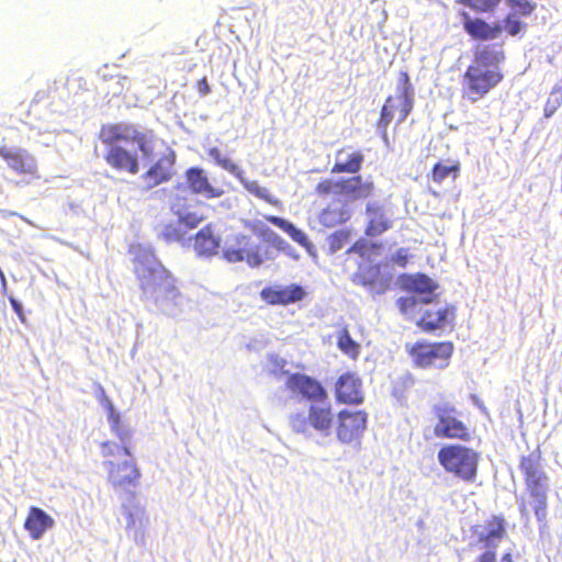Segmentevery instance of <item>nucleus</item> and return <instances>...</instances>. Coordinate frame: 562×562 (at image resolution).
I'll return each mask as SVG.
<instances>
[{"instance_id": "cd10ccee", "label": "nucleus", "mask_w": 562, "mask_h": 562, "mask_svg": "<svg viewBox=\"0 0 562 562\" xmlns=\"http://www.w3.org/2000/svg\"><path fill=\"white\" fill-rule=\"evenodd\" d=\"M506 537V520L502 515H493L486 519L484 531L477 536V541L485 547H491L495 541H501Z\"/></svg>"}, {"instance_id": "2eb2a0df", "label": "nucleus", "mask_w": 562, "mask_h": 562, "mask_svg": "<svg viewBox=\"0 0 562 562\" xmlns=\"http://www.w3.org/2000/svg\"><path fill=\"white\" fill-rule=\"evenodd\" d=\"M237 248L227 247L223 251V257L228 262L246 261L250 267H259L265 259H271L268 250L262 251L259 246L250 245V239L246 235H239L237 238Z\"/></svg>"}, {"instance_id": "37998d69", "label": "nucleus", "mask_w": 562, "mask_h": 562, "mask_svg": "<svg viewBox=\"0 0 562 562\" xmlns=\"http://www.w3.org/2000/svg\"><path fill=\"white\" fill-rule=\"evenodd\" d=\"M501 25L502 33L505 32L509 36H517L526 27V24L522 23L514 13H508L503 19V23Z\"/></svg>"}, {"instance_id": "2f4dec72", "label": "nucleus", "mask_w": 562, "mask_h": 562, "mask_svg": "<svg viewBox=\"0 0 562 562\" xmlns=\"http://www.w3.org/2000/svg\"><path fill=\"white\" fill-rule=\"evenodd\" d=\"M101 403L108 413L111 430L120 439L122 445H127L131 438V431L123 425L120 413L115 411L113 403L104 393Z\"/></svg>"}, {"instance_id": "8fccbe9b", "label": "nucleus", "mask_w": 562, "mask_h": 562, "mask_svg": "<svg viewBox=\"0 0 562 562\" xmlns=\"http://www.w3.org/2000/svg\"><path fill=\"white\" fill-rule=\"evenodd\" d=\"M391 261L394 263V265H397L400 266L401 268H405V266L407 265L408 262V254H407V249L405 248H400L395 251V254L392 256L391 258Z\"/></svg>"}, {"instance_id": "f704fd0d", "label": "nucleus", "mask_w": 562, "mask_h": 562, "mask_svg": "<svg viewBox=\"0 0 562 562\" xmlns=\"http://www.w3.org/2000/svg\"><path fill=\"white\" fill-rule=\"evenodd\" d=\"M337 348L351 360L360 356L361 346L350 335L347 326L340 328L336 336Z\"/></svg>"}, {"instance_id": "f257e3e1", "label": "nucleus", "mask_w": 562, "mask_h": 562, "mask_svg": "<svg viewBox=\"0 0 562 562\" xmlns=\"http://www.w3.org/2000/svg\"><path fill=\"white\" fill-rule=\"evenodd\" d=\"M502 44L477 45L461 81L462 98L475 103L484 99L505 78L502 65L505 60Z\"/></svg>"}, {"instance_id": "a878e982", "label": "nucleus", "mask_w": 562, "mask_h": 562, "mask_svg": "<svg viewBox=\"0 0 562 562\" xmlns=\"http://www.w3.org/2000/svg\"><path fill=\"white\" fill-rule=\"evenodd\" d=\"M135 127L130 124L123 123H109L101 126L99 132V139L111 148L119 146L120 142H131L132 134Z\"/></svg>"}, {"instance_id": "bb28decb", "label": "nucleus", "mask_w": 562, "mask_h": 562, "mask_svg": "<svg viewBox=\"0 0 562 562\" xmlns=\"http://www.w3.org/2000/svg\"><path fill=\"white\" fill-rule=\"evenodd\" d=\"M366 212L369 215V220L364 228L366 236L378 237L392 227V221L386 216L381 206L368 204Z\"/></svg>"}, {"instance_id": "39448f33", "label": "nucleus", "mask_w": 562, "mask_h": 562, "mask_svg": "<svg viewBox=\"0 0 562 562\" xmlns=\"http://www.w3.org/2000/svg\"><path fill=\"white\" fill-rule=\"evenodd\" d=\"M441 468L452 477L465 483H475L479 474L480 453L464 445L448 443L437 453Z\"/></svg>"}, {"instance_id": "412c9836", "label": "nucleus", "mask_w": 562, "mask_h": 562, "mask_svg": "<svg viewBox=\"0 0 562 562\" xmlns=\"http://www.w3.org/2000/svg\"><path fill=\"white\" fill-rule=\"evenodd\" d=\"M364 160L363 154L351 146H344L335 153V164L331 173H351L360 171Z\"/></svg>"}, {"instance_id": "6e6552de", "label": "nucleus", "mask_w": 562, "mask_h": 562, "mask_svg": "<svg viewBox=\"0 0 562 562\" xmlns=\"http://www.w3.org/2000/svg\"><path fill=\"white\" fill-rule=\"evenodd\" d=\"M336 415L331 404L325 402H314L308 405L307 415L294 413L289 417L291 429L296 434H307L311 429L323 436L330 434L335 425Z\"/></svg>"}, {"instance_id": "aec40b11", "label": "nucleus", "mask_w": 562, "mask_h": 562, "mask_svg": "<svg viewBox=\"0 0 562 562\" xmlns=\"http://www.w3.org/2000/svg\"><path fill=\"white\" fill-rule=\"evenodd\" d=\"M104 160L113 170L136 175L139 171V161L136 154L122 146L108 148Z\"/></svg>"}, {"instance_id": "0eeeda50", "label": "nucleus", "mask_w": 562, "mask_h": 562, "mask_svg": "<svg viewBox=\"0 0 562 562\" xmlns=\"http://www.w3.org/2000/svg\"><path fill=\"white\" fill-rule=\"evenodd\" d=\"M406 351L414 367L419 369H446L454 351L452 341L417 340L407 346Z\"/></svg>"}, {"instance_id": "3c124183", "label": "nucleus", "mask_w": 562, "mask_h": 562, "mask_svg": "<svg viewBox=\"0 0 562 562\" xmlns=\"http://www.w3.org/2000/svg\"><path fill=\"white\" fill-rule=\"evenodd\" d=\"M196 89L200 95H207L211 92V87L209 85L207 78L203 77L196 82Z\"/></svg>"}, {"instance_id": "473e14b6", "label": "nucleus", "mask_w": 562, "mask_h": 562, "mask_svg": "<svg viewBox=\"0 0 562 562\" xmlns=\"http://www.w3.org/2000/svg\"><path fill=\"white\" fill-rule=\"evenodd\" d=\"M461 165L458 160L438 161L434 165L428 178L435 183H442L447 178L456 180L460 175Z\"/></svg>"}, {"instance_id": "c85d7f7f", "label": "nucleus", "mask_w": 562, "mask_h": 562, "mask_svg": "<svg viewBox=\"0 0 562 562\" xmlns=\"http://www.w3.org/2000/svg\"><path fill=\"white\" fill-rule=\"evenodd\" d=\"M193 248L202 257H211L217 252L220 238L214 234L211 224L205 225L195 234Z\"/></svg>"}, {"instance_id": "b1692460", "label": "nucleus", "mask_w": 562, "mask_h": 562, "mask_svg": "<svg viewBox=\"0 0 562 562\" xmlns=\"http://www.w3.org/2000/svg\"><path fill=\"white\" fill-rule=\"evenodd\" d=\"M55 520L40 507L31 506L24 520V529L33 540H40L44 533L52 529Z\"/></svg>"}, {"instance_id": "4c0bfd02", "label": "nucleus", "mask_w": 562, "mask_h": 562, "mask_svg": "<svg viewBox=\"0 0 562 562\" xmlns=\"http://www.w3.org/2000/svg\"><path fill=\"white\" fill-rule=\"evenodd\" d=\"M207 155L223 169L227 170L228 172L236 177L240 176V168L229 158L224 157L217 147L210 148L207 150Z\"/></svg>"}, {"instance_id": "5fc2aeb1", "label": "nucleus", "mask_w": 562, "mask_h": 562, "mask_svg": "<svg viewBox=\"0 0 562 562\" xmlns=\"http://www.w3.org/2000/svg\"><path fill=\"white\" fill-rule=\"evenodd\" d=\"M262 200H265L271 205L277 206L279 204V201L276 198H273L269 192L263 195Z\"/></svg>"}, {"instance_id": "9b49d317", "label": "nucleus", "mask_w": 562, "mask_h": 562, "mask_svg": "<svg viewBox=\"0 0 562 562\" xmlns=\"http://www.w3.org/2000/svg\"><path fill=\"white\" fill-rule=\"evenodd\" d=\"M284 385L292 396L304 400L310 404L328 400V393L322 382L305 373L288 374Z\"/></svg>"}, {"instance_id": "e433bc0d", "label": "nucleus", "mask_w": 562, "mask_h": 562, "mask_svg": "<svg viewBox=\"0 0 562 562\" xmlns=\"http://www.w3.org/2000/svg\"><path fill=\"white\" fill-rule=\"evenodd\" d=\"M257 235L268 245L279 251H283L289 246L288 243L270 227H261L257 231Z\"/></svg>"}, {"instance_id": "7ed1b4c3", "label": "nucleus", "mask_w": 562, "mask_h": 562, "mask_svg": "<svg viewBox=\"0 0 562 562\" xmlns=\"http://www.w3.org/2000/svg\"><path fill=\"white\" fill-rule=\"evenodd\" d=\"M101 456L108 472V481L114 488L128 491L138 485L140 470L127 445L105 440L100 445Z\"/></svg>"}, {"instance_id": "ddd939ff", "label": "nucleus", "mask_w": 562, "mask_h": 562, "mask_svg": "<svg viewBox=\"0 0 562 562\" xmlns=\"http://www.w3.org/2000/svg\"><path fill=\"white\" fill-rule=\"evenodd\" d=\"M392 276L383 273L380 263L358 267L351 276V281L366 288L372 295H381L391 289Z\"/></svg>"}, {"instance_id": "7c9ffc66", "label": "nucleus", "mask_w": 562, "mask_h": 562, "mask_svg": "<svg viewBox=\"0 0 562 562\" xmlns=\"http://www.w3.org/2000/svg\"><path fill=\"white\" fill-rule=\"evenodd\" d=\"M265 218L267 222L285 232L295 243L305 248L307 251L313 249L314 246L308 239L307 235L302 229L295 227L291 222L276 215H267Z\"/></svg>"}, {"instance_id": "4468645a", "label": "nucleus", "mask_w": 562, "mask_h": 562, "mask_svg": "<svg viewBox=\"0 0 562 562\" xmlns=\"http://www.w3.org/2000/svg\"><path fill=\"white\" fill-rule=\"evenodd\" d=\"M368 414L364 411L341 409L337 414V438L345 443L359 439L367 428Z\"/></svg>"}, {"instance_id": "dca6fc26", "label": "nucleus", "mask_w": 562, "mask_h": 562, "mask_svg": "<svg viewBox=\"0 0 562 562\" xmlns=\"http://www.w3.org/2000/svg\"><path fill=\"white\" fill-rule=\"evenodd\" d=\"M335 398L337 403L346 405H360L364 401L362 381L355 372H345L335 383Z\"/></svg>"}, {"instance_id": "603ef678", "label": "nucleus", "mask_w": 562, "mask_h": 562, "mask_svg": "<svg viewBox=\"0 0 562 562\" xmlns=\"http://www.w3.org/2000/svg\"><path fill=\"white\" fill-rule=\"evenodd\" d=\"M9 300L14 312L19 315L21 319H23L22 305L14 297H10Z\"/></svg>"}, {"instance_id": "c756f323", "label": "nucleus", "mask_w": 562, "mask_h": 562, "mask_svg": "<svg viewBox=\"0 0 562 562\" xmlns=\"http://www.w3.org/2000/svg\"><path fill=\"white\" fill-rule=\"evenodd\" d=\"M351 217L349 207L341 204H330L319 213V222L325 227H335L348 222Z\"/></svg>"}, {"instance_id": "20e7f679", "label": "nucleus", "mask_w": 562, "mask_h": 562, "mask_svg": "<svg viewBox=\"0 0 562 562\" xmlns=\"http://www.w3.org/2000/svg\"><path fill=\"white\" fill-rule=\"evenodd\" d=\"M542 460V451L539 447L519 458V470L531 498V507L539 521L547 517L549 491V477L543 469Z\"/></svg>"}, {"instance_id": "de8ad7c7", "label": "nucleus", "mask_w": 562, "mask_h": 562, "mask_svg": "<svg viewBox=\"0 0 562 562\" xmlns=\"http://www.w3.org/2000/svg\"><path fill=\"white\" fill-rule=\"evenodd\" d=\"M162 238L170 243L175 240H180L182 238V233L172 224L166 225L161 231Z\"/></svg>"}, {"instance_id": "c03bdc74", "label": "nucleus", "mask_w": 562, "mask_h": 562, "mask_svg": "<svg viewBox=\"0 0 562 562\" xmlns=\"http://www.w3.org/2000/svg\"><path fill=\"white\" fill-rule=\"evenodd\" d=\"M515 15L528 16L536 10L537 4L530 0H506Z\"/></svg>"}, {"instance_id": "58836bf2", "label": "nucleus", "mask_w": 562, "mask_h": 562, "mask_svg": "<svg viewBox=\"0 0 562 562\" xmlns=\"http://www.w3.org/2000/svg\"><path fill=\"white\" fill-rule=\"evenodd\" d=\"M351 232L349 229H338L328 236V249L330 254H335L342 249L350 240Z\"/></svg>"}, {"instance_id": "6ab92c4d", "label": "nucleus", "mask_w": 562, "mask_h": 562, "mask_svg": "<svg viewBox=\"0 0 562 562\" xmlns=\"http://www.w3.org/2000/svg\"><path fill=\"white\" fill-rule=\"evenodd\" d=\"M304 289L295 283L288 286L272 285L260 291V297L269 305H289L304 299Z\"/></svg>"}, {"instance_id": "393cba45", "label": "nucleus", "mask_w": 562, "mask_h": 562, "mask_svg": "<svg viewBox=\"0 0 562 562\" xmlns=\"http://www.w3.org/2000/svg\"><path fill=\"white\" fill-rule=\"evenodd\" d=\"M171 213L177 216L178 223L188 229H193L199 226L205 220V216L199 214L195 211H191V206L188 203V199L184 195L177 194L171 204Z\"/></svg>"}, {"instance_id": "c9c22d12", "label": "nucleus", "mask_w": 562, "mask_h": 562, "mask_svg": "<svg viewBox=\"0 0 562 562\" xmlns=\"http://www.w3.org/2000/svg\"><path fill=\"white\" fill-rule=\"evenodd\" d=\"M382 249V243L359 238L348 248L347 254L353 252L363 259H370L372 256H379Z\"/></svg>"}, {"instance_id": "72a5a7b5", "label": "nucleus", "mask_w": 562, "mask_h": 562, "mask_svg": "<svg viewBox=\"0 0 562 562\" xmlns=\"http://www.w3.org/2000/svg\"><path fill=\"white\" fill-rule=\"evenodd\" d=\"M131 142L137 145V148L142 153L144 158H154L157 137L155 136V133L153 131L143 132L135 127L132 134Z\"/></svg>"}, {"instance_id": "a211bd4d", "label": "nucleus", "mask_w": 562, "mask_h": 562, "mask_svg": "<svg viewBox=\"0 0 562 562\" xmlns=\"http://www.w3.org/2000/svg\"><path fill=\"white\" fill-rule=\"evenodd\" d=\"M456 318V307L445 305L436 308L426 310L417 322V326L424 333L441 330L446 327H452Z\"/></svg>"}, {"instance_id": "4be33fe9", "label": "nucleus", "mask_w": 562, "mask_h": 562, "mask_svg": "<svg viewBox=\"0 0 562 562\" xmlns=\"http://www.w3.org/2000/svg\"><path fill=\"white\" fill-rule=\"evenodd\" d=\"M186 180L192 193L201 194L206 199L220 198L225 193L222 188L214 187L210 183L209 178L201 168H189L186 171Z\"/></svg>"}, {"instance_id": "f03ea898", "label": "nucleus", "mask_w": 562, "mask_h": 562, "mask_svg": "<svg viewBox=\"0 0 562 562\" xmlns=\"http://www.w3.org/2000/svg\"><path fill=\"white\" fill-rule=\"evenodd\" d=\"M144 300L154 303L176 301L180 296L177 280L165 266L148 255L134 259L133 269Z\"/></svg>"}, {"instance_id": "79ce46f5", "label": "nucleus", "mask_w": 562, "mask_h": 562, "mask_svg": "<svg viewBox=\"0 0 562 562\" xmlns=\"http://www.w3.org/2000/svg\"><path fill=\"white\" fill-rule=\"evenodd\" d=\"M561 104H562V83L557 85L552 89V91L546 102V105H544V116L546 117L552 116L555 113V111L561 106Z\"/></svg>"}, {"instance_id": "1a4fd4ad", "label": "nucleus", "mask_w": 562, "mask_h": 562, "mask_svg": "<svg viewBox=\"0 0 562 562\" xmlns=\"http://www.w3.org/2000/svg\"><path fill=\"white\" fill-rule=\"evenodd\" d=\"M436 418L434 435L437 438L468 442L473 438V430L460 418L457 408L448 403L432 407Z\"/></svg>"}, {"instance_id": "ea45409f", "label": "nucleus", "mask_w": 562, "mask_h": 562, "mask_svg": "<svg viewBox=\"0 0 562 562\" xmlns=\"http://www.w3.org/2000/svg\"><path fill=\"white\" fill-rule=\"evenodd\" d=\"M459 2L475 13H490L499 5L502 0H459Z\"/></svg>"}, {"instance_id": "6e6d98bb", "label": "nucleus", "mask_w": 562, "mask_h": 562, "mask_svg": "<svg viewBox=\"0 0 562 562\" xmlns=\"http://www.w3.org/2000/svg\"><path fill=\"white\" fill-rule=\"evenodd\" d=\"M381 15H382L381 22L384 23L387 18V14L384 9L381 10Z\"/></svg>"}, {"instance_id": "09e8293b", "label": "nucleus", "mask_w": 562, "mask_h": 562, "mask_svg": "<svg viewBox=\"0 0 562 562\" xmlns=\"http://www.w3.org/2000/svg\"><path fill=\"white\" fill-rule=\"evenodd\" d=\"M136 516L142 519L145 516L144 507L135 506V514L128 510L126 513V526L128 529L136 527Z\"/></svg>"}, {"instance_id": "864d4df0", "label": "nucleus", "mask_w": 562, "mask_h": 562, "mask_svg": "<svg viewBox=\"0 0 562 562\" xmlns=\"http://www.w3.org/2000/svg\"><path fill=\"white\" fill-rule=\"evenodd\" d=\"M250 191L258 198L262 199L266 193H268V190L265 188L256 187L255 189H250Z\"/></svg>"}, {"instance_id": "a18cd8bd", "label": "nucleus", "mask_w": 562, "mask_h": 562, "mask_svg": "<svg viewBox=\"0 0 562 562\" xmlns=\"http://www.w3.org/2000/svg\"><path fill=\"white\" fill-rule=\"evenodd\" d=\"M487 549L481 553L476 562H514L513 554L507 551L503 553L501 560H497L496 546L486 547Z\"/></svg>"}, {"instance_id": "f3484780", "label": "nucleus", "mask_w": 562, "mask_h": 562, "mask_svg": "<svg viewBox=\"0 0 562 562\" xmlns=\"http://www.w3.org/2000/svg\"><path fill=\"white\" fill-rule=\"evenodd\" d=\"M462 21V27L471 40L476 42H487L496 40L502 34V25L498 22L488 23L482 18H473L467 11L459 13Z\"/></svg>"}, {"instance_id": "f8f14e48", "label": "nucleus", "mask_w": 562, "mask_h": 562, "mask_svg": "<svg viewBox=\"0 0 562 562\" xmlns=\"http://www.w3.org/2000/svg\"><path fill=\"white\" fill-rule=\"evenodd\" d=\"M175 165L176 153L171 148H167L140 176L143 182L142 189L149 191L162 183L169 182L176 173Z\"/></svg>"}, {"instance_id": "423d86ee", "label": "nucleus", "mask_w": 562, "mask_h": 562, "mask_svg": "<svg viewBox=\"0 0 562 562\" xmlns=\"http://www.w3.org/2000/svg\"><path fill=\"white\" fill-rule=\"evenodd\" d=\"M414 90L407 71L398 74L397 94L389 95L381 109L380 117L376 122L378 128L386 135L387 127L393 120L396 123H403L413 110Z\"/></svg>"}, {"instance_id": "49530a36", "label": "nucleus", "mask_w": 562, "mask_h": 562, "mask_svg": "<svg viewBox=\"0 0 562 562\" xmlns=\"http://www.w3.org/2000/svg\"><path fill=\"white\" fill-rule=\"evenodd\" d=\"M270 364H271L270 374H272L276 378H281L282 375L288 376V374H291L288 370H285L286 360L279 356H271Z\"/></svg>"}, {"instance_id": "9d476101", "label": "nucleus", "mask_w": 562, "mask_h": 562, "mask_svg": "<svg viewBox=\"0 0 562 562\" xmlns=\"http://www.w3.org/2000/svg\"><path fill=\"white\" fill-rule=\"evenodd\" d=\"M0 158L9 170L19 177L15 186H29L40 180L41 175L35 157L21 147L0 146Z\"/></svg>"}, {"instance_id": "5701e85b", "label": "nucleus", "mask_w": 562, "mask_h": 562, "mask_svg": "<svg viewBox=\"0 0 562 562\" xmlns=\"http://www.w3.org/2000/svg\"><path fill=\"white\" fill-rule=\"evenodd\" d=\"M375 184L372 180H364L356 175L349 178H341V196L350 201L367 200L374 194Z\"/></svg>"}, {"instance_id": "a19ab883", "label": "nucleus", "mask_w": 562, "mask_h": 562, "mask_svg": "<svg viewBox=\"0 0 562 562\" xmlns=\"http://www.w3.org/2000/svg\"><path fill=\"white\" fill-rule=\"evenodd\" d=\"M315 192L318 195L327 196L330 194L340 195L341 193V178L338 180L334 179H322L315 187Z\"/></svg>"}]
</instances>
